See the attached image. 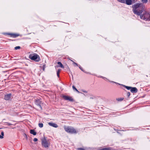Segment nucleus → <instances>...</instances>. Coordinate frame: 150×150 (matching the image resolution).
Masks as SVG:
<instances>
[{"label":"nucleus","mask_w":150,"mask_h":150,"mask_svg":"<svg viewBox=\"0 0 150 150\" xmlns=\"http://www.w3.org/2000/svg\"><path fill=\"white\" fill-rule=\"evenodd\" d=\"M38 139L36 138H35L33 139V141L34 142H37L38 141Z\"/></svg>","instance_id":"nucleus-25"},{"label":"nucleus","mask_w":150,"mask_h":150,"mask_svg":"<svg viewBox=\"0 0 150 150\" xmlns=\"http://www.w3.org/2000/svg\"><path fill=\"white\" fill-rule=\"evenodd\" d=\"M11 94H10L5 95L4 99L6 100H9L11 98Z\"/></svg>","instance_id":"nucleus-9"},{"label":"nucleus","mask_w":150,"mask_h":150,"mask_svg":"<svg viewBox=\"0 0 150 150\" xmlns=\"http://www.w3.org/2000/svg\"><path fill=\"white\" fill-rule=\"evenodd\" d=\"M140 18L145 21H150V15L148 13L145 12L144 15H141Z\"/></svg>","instance_id":"nucleus-5"},{"label":"nucleus","mask_w":150,"mask_h":150,"mask_svg":"<svg viewBox=\"0 0 150 150\" xmlns=\"http://www.w3.org/2000/svg\"><path fill=\"white\" fill-rule=\"evenodd\" d=\"M30 133L34 135H35L36 134V132L34 129H31L30 130Z\"/></svg>","instance_id":"nucleus-13"},{"label":"nucleus","mask_w":150,"mask_h":150,"mask_svg":"<svg viewBox=\"0 0 150 150\" xmlns=\"http://www.w3.org/2000/svg\"><path fill=\"white\" fill-rule=\"evenodd\" d=\"M77 150H85L84 149L82 148H78L77 149Z\"/></svg>","instance_id":"nucleus-23"},{"label":"nucleus","mask_w":150,"mask_h":150,"mask_svg":"<svg viewBox=\"0 0 150 150\" xmlns=\"http://www.w3.org/2000/svg\"><path fill=\"white\" fill-rule=\"evenodd\" d=\"M8 35H11V37H12L13 38H16L19 35L18 34H11V33H9L8 34Z\"/></svg>","instance_id":"nucleus-12"},{"label":"nucleus","mask_w":150,"mask_h":150,"mask_svg":"<svg viewBox=\"0 0 150 150\" xmlns=\"http://www.w3.org/2000/svg\"><path fill=\"white\" fill-rule=\"evenodd\" d=\"M41 140L42 146L45 148L48 149L50 145V142L49 140H47L45 137L42 139Z\"/></svg>","instance_id":"nucleus-2"},{"label":"nucleus","mask_w":150,"mask_h":150,"mask_svg":"<svg viewBox=\"0 0 150 150\" xmlns=\"http://www.w3.org/2000/svg\"><path fill=\"white\" fill-rule=\"evenodd\" d=\"M69 59L71 61H72L73 62V64L74 65L76 66H78V64H77L76 63L74 62L73 60H71L70 59Z\"/></svg>","instance_id":"nucleus-18"},{"label":"nucleus","mask_w":150,"mask_h":150,"mask_svg":"<svg viewBox=\"0 0 150 150\" xmlns=\"http://www.w3.org/2000/svg\"><path fill=\"white\" fill-rule=\"evenodd\" d=\"M4 132H1V135L0 134V138L1 139H3L4 138Z\"/></svg>","instance_id":"nucleus-14"},{"label":"nucleus","mask_w":150,"mask_h":150,"mask_svg":"<svg viewBox=\"0 0 150 150\" xmlns=\"http://www.w3.org/2000/svg\"><path fill=\"white\" fill-rule=\"evenodd\" d=\"M38 126H39V127H40V128H42V127H43V125L42 123H39L38 124Z\"/></svg>","instance_id":"nucleus-16"},{"label":"nucleus","mask_w":150,"mask_h":150,"mask_svg":"<svg viewBox=\"0 0 150 150\" xmlns=\"http://www.w3.org/2000/svg\"><path fill=\"white\" fill-rule=\"evenodd\" d=\"M127 96L129 97L130 95V93L129 92H128L127 93Z\"/></svg>","instance_id":"nucleus-27"},{"label":"nucleus","mask_w":150,"mask_h":150,"mask_svg":"<svg viewBox=\"0 0 150 150\" xmlns=\"http://www.w3.org/2000/svg\"><path fill=\"white\" fill-rule=\"evenodd\" d=\"M43 70H44V68H43Z\"/></svg>","instance_id":"nucleus-31"},{"label":"nucleus","mask_w":150,"mask_h":150,"mask_svg":"<svg viewBox=\"0 0 150 150\" xmlns=\"http://www.w3.org/2000/svg\"><path fill=\"white\" fill-rule=\"evenodd\" d=\"M125 88L128 90H129L131 89V88H132V87H129L127 86H125Z\"/></svg>","instance_id":"nucleus-20"},{"label":"nucleus","mask_w":150,"mask_h":150,"mask_svg":"<svg viewBox=\"0 0 150 150\" xmlns=\"http://www.w3.org/2000/svg\"><path fill=\"white\" fill-rule=\"evenodd\" d=\"M57 63L58 64H59L60 65V66L62 68H63L64 67L63 65L61 63V62H58Z\"/></svg>","instance_id":"nucleus-15"},{"label":"nucleus","mask_w":150,"mask_h":150,"mask_svg":"<svg viewBox=\"0 0 150 150\" xmlns=\"http://www.w3.org/2000/svg\"><path fill=\"white\" fill-rule=\"evenodd\" d=\"M79 68H80V69H81L82 71H83V69H82L81 68H80V67H79Z\"/></svg>","instance_id":"nucleus-29"},{"label":"nucleus","mask_w":150,"mask_h":150,"mask_svg":"<svg viewBox=\"0 0 150 150\" xmlns=\"http://www.w3.org/2000/svg\"><path fill=\"white\" fill-rule=\"evenodd\" d=\"M8 123V125H11V124H10L9 123Z\"/></svg>","instance_id":"nucleus-30"},{"label":"nucleus","mask_w":150,"mask_h":150,"mask_svg":"<svg viewBox=\"0 0 150 150\" xmlns=\"http://www.w3.org/2000/svg\"><path fill=\"white\" fill-rule=\"evenodd\" d=\"M119 1L122 3H125V0H117Z\"/></svg>","instance_id":"nucleus-19"},{"label":"nucleus","mask_w":150,"mask_h":150,"mask_svg":"<svg viewBox=\"0 0 150 150\" xmlns=\"http://www.w3.org/2000/svg\"><path fill=\"white\" fill-rule=\"evenodd\" d=\"M72 88H73L76 91L79 92V91H78V90L76 89V88L74 86H72Z\"/></svg>","instance_id":"nucleus-21"},{"label":"nucleus","mask_w":150,"mask_h":150,"mask_svg":"<svg viewBox=\"0 0 150 150\" xmlns=\"http://www.w3.org/2000/svg\"><path fill=\"white\" fill-rule=\"evenodd\" d=\"M24 137L25 138H26V139H27V135L25 134H24Z\"/></svg>","instance_id":"nucleus-28"},{"label":"nucleus","mask_w":150,"mask_h":150,"mask_svg":"<svg viewBox=\"0 0 150 150\" xmlns=\"http://www.w3.org/2000/svg\"><path fill=\"white\" fill-rule=\"evenodd\" d=\"M20 48V46H17L15 48L16 50H17L18 49H19Z\"/></svg>","instance_id":"nucleus-24"},{"label":"nucleus","mask_w":150,"mask_h":150,"mask_svg":"<svg viewBox=\"0 0 150 150\" xmlns=\"http://www.w3.org/2000/svg\"><path fill=\"white\" fill-rule=\"evenodd\" d=\"M64 128L65 130L68 133H76V130L73 128L68 126H64Z\"/></svg>","instance_id":"nucleus-4"},{"label":"nucleus","mask_w":150,"mask_h":150,"mask_svg":"<svg viewBox=\"0 0 150 150\" xmlns=\"http://www.w3.org/2000/svg\"><path fill=\"white\" fill-rule=\"evenodd\" d=\"M133 0H125V3L128 5H131L132 4V1Z\"/></svg>","instance_id":"nucleus-11"},{"label":"nucleus","mask_w":150,"mask_h":150,"mask_svg":"<svg viewBox=\"0 0 150 150\" xmlns=\"http://www.w3.org/2000/svg\"><path fill=\"white\" fill-rule=\"evenodd\" d=\"M143 8L144 7L142 4L138 3L133 6V11L135 14L139 15L142 12L143 10L144 9H143L141 10L140 9Z\"/></svg>","instance_id":"nucleus-1"},{"label":"nucleus","mask_w":150,"mask_h":150,"mask_svg":"<svg viewBox=\"0 0 150 150\" xmlns=\"http://www.w3.org/2000/svg\"><path fill=\"white\" fill-rule=\"evenodd\" d=\"M62 97L65 100H69L70 101H73V99L71 97L68 96H65L64 95H62Z\"/></svg>","instance_id":"nucleus-7"},{"label":"nucleus","mask_w":150,"mask_h":150,"mask_svg":"<svg viewBox=\"0 0 150 150\" xmlns=\"http://www.w3.org/2000/svg\"><path fill=\"white\" fill-rule=\"evenodd\" d=\"M123 100V98H121L120 99L119 98H118L117 99V100L118 101H120V100Z\"/></svg>","instance_id":"nucleus-26"},{"label":"nucleus","mask_w":150,"mask_h":150,"mask_svg":"<svg viewBox=\"0 0 150 150\" xmlns=\"http://www.w3.org/2000/svg\"><path fill=\"white\" fill-rule=\"evenodd\" d=\"M48 124L49 125L51 126L52 127H54L57 128L58 127V126L57 124L49 122L48 123Z\"/></svg>","instance_id":"nucleus-8"},{"label":"nucleus","mask_w":150,"mask_h":150,"mask_svg":"<svg viewBox=\"0 0 150 150\" xmlns=\"http://www.w3.org/2000/svg\"><path fill=\"white\" fill-rule=\"evenodd\" d=\"M42 104V103L40 100H37L35 101V108L38 110H41L42 109L41 106Z\"/></svg>","instance_id":"nucleus-6"},{"label":"nucleus","mask_w":150,"mask_h":150,"mask_svg":"<svg viewBox=\"0 0 150 150\" xmlns=\"http://www.w3.org/2000/svg\"><path fill=\"white\" fill-rule=\"evenodd\" d=\"M131 91L133 93H136L137 91V89L136 87H132Z\"/></svg>","instance_id":"nucleus-10"},{"label":"nucleus","mask_w":150,"mask_h":150,"mask_svg":"<svg viewBox=\"0 0 150 150\" xmlns=\"http://www.w3.org/2000/svg\"><path fill=\"white\" fill-rule=\"evenodd\" d=\"M29 58L31 60L38 62L40 60V57L36 54H30Z\"/></svg>","instance_id":"nucleus-3"},{"label":"nucleus","mask_w":150,"mask_h":150,"mask_svg":"<svg viewBox=\"0 0 150 150\" xmlns=\"http://www.w3.org/2000/svg\"><path fill=\"white\" fill-rule=\"evenodd\" d=\"M141 1L143 3H146L148 1V0H142Z\"/></svg>","instance_id":"nucleus-17"},{"label":"nucleus","mask_w":150,"mask_h":150,"mask_svg":"<svg viewBox=\"0 0 150 150\" xmlns=\"http://www.w3.org/2000/svg\"><path fill=\"white\" fill-rule=\"evenodd\" d=\"M60 71V70H58V71L57 72V75L58 77L59 76V73Z\"/></svg>","instance_id":"nucleus-22"}]
</instances>
